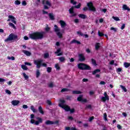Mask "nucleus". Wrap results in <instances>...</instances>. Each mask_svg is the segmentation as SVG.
Returning a JSON list of instances; mask_svg holds the SVG:
<instances>
[{
    "label": "nucleus",
    "mask_w": 130,
    "mask_h": 130,
    "mask_svg": "<svg viewBox=\"0 0 130 130\" xmlns=\"http://www.w3.org/2000/svg\"><path fill=\"white\" fill-rule=\"evenodd\" d=\"M44 37V34L42 33H32L29 34V37L30 39L32 40H38L39 39H42Z\"/></svg>",
    "instance_id": "1"
},
{
    "label": "nucleus",
    "mask_w": 130,
    "mask_h": 130,
    "mask_svg": "<svg viewBox=\"0 0 130 130\" xmlns=\"http://www.w3.org/2000/svg\"><path fill=\"white\" fill-rule=\"evenodd\" d=\"M18 40H19L18 36L14 34H11L5 40V42H10V41H13L14 42V41L17 42Z\"/></svg>",
    "instance_id": "2"
},
{
    "label": "nucleus",
    "mask_w": 130,
    "mask_h": 130,
    "mask_svg": "<svg viewBox=\"0 0 130 130\" xmlns=\"http://www.w3.org/2000/svg\"><path fill=\"white\" fill-rule=\"evenodd\" d=\"M34 62L36 66L37 69H40L41 67H43L44 68H47V64L43 62V60L42 59L35 60Z\"/></svg>",
    "instance_id": "3"
},
{
    "label": "nucleus",
    "mask_w": 130,
    "mask_h": 130,
    "mask_svg": "<svg viewBox=\"0 0 130 130\" xmlns=\"http://www.w3.org/2000/svg\"><path fill=\"white\" fill-rule=\"evenodd\" d=\"M78 67V69L81 70V71H91V70H92V68L90 66L84 63H79Z\"/></svg>",
    "instance_id": "4"
},
{
    "label": "nucleus",
    "mask_w": 130,
    "mask_h": 130,
    "mask_svg": "<svg viewBox=\"0 0 130 130\" xmlns=\"http://www.w3.org/2000/svg\"><path fill=\"white\" fill-rule=\"evenodd\" d=\"M81 3H79V4L77 6L75 5V6H72L70 9H69V13L71 14L72 15L71 17H76L77 16V13H75L74 12V10L75 8V9H80L81 8Z\"/></svg>",
    "instance_id": "5"
},
{
    "label": "nucleus",
    "mask_w": 130,
    "mask_h": 130,
    "mask_svg": "<svg viewBox=\"0 0 130 130\" xmlns=\"http://www.w3.org/2000/svg\"><path fill=\"white\" fill-rule=\"evenodd\" d=\"M36 119L38 120L35 121V120L31 119L30 120V123H32V124L35 123L36 125H39V123H42L43 122L42 118L40 117H36Z\"/></svg>",
    "instance_id": "6"
},
{
    "label": "nucleus",
    "mask_w": 130,
    "mask_h": 130,
    "mask_svg": "<svg viewBox=\"0 0 130 130\" xmlns=\"http://www.w3.org/2000/svg\"><path fill=\"white\" fill-rule=\"evenodd\" d=\"M87 6L88 7L89 10L90 11V12H93L94 13L96 12V8L94 7V4H93L92 2H88L87 4Z\"/></svg>",
    "instance_id": "7"
},
{
    "label": "nucleus",
    "mask_w": 130,
    "mask_h": 130,
    "mask_svg": "<svg viewBox=\"0 0 130 130\" xmlns=\"http://www.w3.org/2000/svg\"><path fill=\"white\" fill-rule=\"evenodd\" d=\"M42 5H43L45 10H48L49 9V7H51V3L48 1L45 2V0H43Z\"/></svg>",
    "instance_id": "8"
},
{
    "label": "nucleus",
    "mask_w": 130,
    "mask_h": 130,
    "mask_svg": "<svg viewBox=\"0 0 130 130\" xmlns=\"http://www.w3.org/2000/svg\"><path fill=\"white\" fill-rule=\"evenodd\" d=\"M58 122H59L57 120L54 122L53 121H50L49 120H48L46 121L45 124H46L47 125H49L50 124H58Z\"/></svg>",
    "instance_id": "9"
},
{
    "label": "nucleus",
    "mask_w": 130,
    "mask_h": 130,
    "mask_svg": "<svg viewBox=\"0 0 130 130\" xmlns=\"http://www.w3.org/2000/svg\"><path fill=\"white\" fill-rule=\"evenodd\" d=\"M86 60V58L84 54H79V61H85Z\"/></svg>",
    "instance_id": "10"
},
{
    "label": "nucleus",
    "mask_w": 130,
    "mask_h": 130,
    "mask_svg": "<svg viewBox=\"0 0 130 130\" xmlns=\"http://www.w3.org/2000/svg\"><path fill=\"white\" fill-rule=\"evenodd\" d=\"M9 19H11L12 23L14 24H17V21H16V18L13 15H9L8 16Z\"/></svg>",
    "instance_id": "11"
},
{
    "label": "nucleus",
    "mask_w": 130,
    "mask_h": 130,
    "mask_svg": "<svg viewBox=\"0 0 130 130\" xmlns=\"http://www.w3.org/2000/svg\"><path fill=\"white\" fill-rule=\"evenodd\" d=\"M11 103L13 106H17V105H19L20 104V101L18 100H13L12 101Z\"/></svg>",
    "instance_id": "12"
},
{
    "label": "nucleus",
    "mask_w": 130,
    "mask_h": 130,
    "mask_svg": "<svg viewBox=\"0 0 130 130\" xmlns=\"http://www.w3.org/2000/svg\"><path fill=\"white\" fill-rule=\"evenodd\" d=\"M60 103L59 104V107H61V108L66 105H64V103H66V101L63 100H60Z\"/></svg>",
    "instance_id": "13"
},
{
    "label": "nucleus",
    "mask_w": 130,
    "mask_h": 130,
    "mask_svg": "<svg viewBox=\"0 0 130 130\" xmlns=\"http://www.w3.org/2000/svg\"><path fill=\"white\" fill-rule=\"evenodd\" d=\"M54 30L56 33H60V29H59V28H58V26H57V25H54Z\"/></svg>",
    "instance_id": "14"
},
{
    "label": "nucleus",
    "mask_w": 130,
    "mask_h": 130,
    "mask_svg": "<svg viewBox=\"0 0 130 130\" xmlns=\"http://www.w3.org/2000/svg\"><path fill=\"white\" fill-rule=\"evenodd\" d=\"M62 109H64L65 111L69 112L71 110V107L68 105H64L62 108Z\"/></svg>",
    "instance_id": "15"
},
{
    "label": "nucleus",
    "mask_w": 130,
    "mask_h": 130,
    "mask_svg": "<svg viewBox=\"0 0 130 130\" xmlns=\"http://www.w3.org/2000/svg\"><path fill=\"white\" fill-rule=\"evenodd\" d=\"M59 23L61 28H64V27L67 26V23H66V22L63 21V20H60Z\"/></svg>",
    "instance_id": "16"
},
{
    "label": "nucleus",
    "mask_w": 130,
    "mask_h": 130,
    "mask_svg": "<svg viewBox=\"0 0 130 130\" xmlns=\"http://www.w3.org/2000/svg\"><path fill=\"white\" fill-rule=\"evenodd\" d=\"M122 9L124 11H128V12H129L130 11V8L129 7H127V5L124 4L122 6Z\"/></svg>",
    "instance_id": "17"
},
{
    "label": "nucleus",
    "mask_w": 130,
    "mask_h": 130,
    "mask_svg": "<svg viewBox=\"0 0 130 130\" xmlns=\"http://www.w3.org/2000/svg\"><path fill=\"white\" fill-rule=\"evenodd\" d=\"M101 72V70H100V69H95L93 71H92V75L94 76L96 75V74H98V73H100Z\"/></svg>",
    "instance_id": "18"
},
{
    "label": "nucleus",
    "mask_w": 130,
    "mask_h": 130,
    "mask_svg": "<svg viewBox=\"0 0 130 130\" xmlns=\"http://www.w3.org/2000/svg\"><path fill=\"white\" fill-rule=\"evenodd\" d=\"M60 51H61V50L60 49V48H59L57 50V51L55 52V53L56 54H57V56H60V55H62V53H59L60 52Z\"/></svg>",
    "instance_id": "19"
},
{
    "label": "nucleus",
    "mask_w": 130,
    "mask_h": 130,
    "mask_svg": "<svg viewBox=\"0 0 130 130\" xmlns=\"http://www.w3.org/2000/svg\"><path fill=\"white\" fill-rule=\"evenodd\" d=\"M22 52H23L25 55H27V56H30V55H31V52H29V51L23 50Z\"/></svg>",
    "instance_id": "20"
},
{
    "label": "nucleus",
    "mask_w": 130,
    "mask_h": 130,
    "mask_svg": "<svg viewBox=\"0 0 130 130\" xmlns=\"http://www.w3.org/2000/svg\"><path fill=\"white\" fill-rule=\"evenodd\" d=\"M71 44H73V43H75V44H78V45H80L81 44V42L80 41H79L77 40H72L71 42Z\"/></svg>",
    "instance_id": "21"
},
{
    "label": "nucleus",
    "mask_w": 130,
    "mask_h": 130,
    "mask_svg": "<svg viewBox=\"0 0 130 130\" xmlns=\"http://www.w3.org/2000/svg\"><path fill=\"white\" fill-rule=\"evenodd\" d=\"M101 100L103 102H106V101H108V100H109V97L103 96L101 98Z\"/></svg>",
    "instance_id": "22"
},
{
    "label": "nucleus",
    "mask_w": 130,
    "mask_h": 130,
    "mask_svg": "<svg viewBox=\"0 0 130 130\" xmlns=\"http://www.w3.org/2000/svg\"><path fill=\"white\" fill-rule=\"evenodd\" d=\"M78 16L79 17V18H80L81 19H86V18H87V16L85 14H80L78 15Z\"/></svg>",
    "instance_id": "23"
},
{
    "label": "nucleus",
    "mask_w": 130,
    "mask_h": 130,
    "mask_svg": "<svg viewBox=\"0 0 130 130\" xmlns=\"http://www.w3.org/2000/svg\"><path fill=\"white\" fill-rule=\"evenodd\" d=\"M72 94L76 95L77 94H82V92L80 90H73L72 91Z\"/></svg>",
    "instance_id": "24"
},
{
    "label": "nucleus",
    "mask_w": 130,
    "mask_h": 130,
    "mask_svg": "<svg viewBox=\"0 0 130 130\" xmlns=\"http://www.w3.org/2000/svg\"><path fill=\"white\" fill-rule=\"evenodd\" d=\"M38 110L40 113H41V114H43V115L44 114V111H43V109H42V107L39 106Z\"/></svg>",
    "instance_id": "25"
},
{
    "label": "nucleus",
    "mask_w": 130,
    "mask_h": 130,
    "mask_svg": "<svg viewBox=\"0 0 130 130\" xmlns=\"http://www.w3.org/2000/svg\"><path fill=\"white\" fill-rule=\"evenodd\" d=\"M91 62H92V64H93V66H94L95 67H97L98 64H97V62H96V60L94 59L93 58H91Z\"/></svg>",
    "instance_id": "26"
},
{
    "label": "nucleus",
    "mask_w": 130,
    "mask_h": 130,
    "mask_svg": "<svg viewBox=\"0 0 130 130\" xmlns=\"http://www.w3.org/2000/svg\"><path fill=\"white\" fill-rule=\"evenodd\" d=\"M59 60L60 62H64L66 61V58L63 56L60 57L59 58Z\"/></svg>",
    "instance_id": "27"
},
{
    "label": "nucleus",
    "mask_w": 130,
    "mask_h": 130,
    "mask_svg": "<svg viewBox=\"0 0 130 130\" xmlns=\"http://www.w3.org/2000/svg\"><path fill=\"white\" fill-rule=\"evenodd\" d=\"M83 99V95L80 94L79 96L77 98V101H78L79 102H82V100Z\"/></svg>",
    "instance_id": "28"
},
{
    "label": "nucleus",
    "mask_w": 130,
    "mask_h": 130,
    "mask_svg": "<svg viewBox=\"0 0 130 130\" xmlns=\"http://www.w3.org/2000/svg\"><path fill=\"white\" fill-rule=\"evenodd\" d=\"M100 48V43H96L95 44V50H99Z\"/></svg>",
    "instance_id": "29"
},
{
    "label": "nucleus",
    "mask_w": 130,
    "mask_h": 130,
    "mask_svg": "<svg viewBox=\"0 0 130 130\" xmlns=\"http://www.w3.org/2000/svg\"><path fill=\"white\" fill-rule=\"evenodd\" d=\"M49 18L52 20H53L55 19L54 16H53V14L52 13H49Z\"/></svg>",
    "instance_id": "30"
},
{
    "label": "nucleus",
    "mask_w": 130,
    "mask_h": 130,
    "mask_svg": "<svg viewBox=\"0 0 130 130\" xmlns=\"http://www.w3.org/2000/svg\"><path fill=\"white\" fill-rule=\"evenodd\" d=\"M21 68L24 71H28V67H27V66H26V65L22 64Z\"/></svg>",
    "instance_id": "31"
},
{
    "label": "nucleus",
    "mask_w": 130,
    "mask_h": 130,
    "mask_svg": "<svg viewBox=\"0 0 130 130\" xmlns=\"http://www.w3.org/2000/svg\"><path fill=\"white\" fill-rule=\"evenodd\" d=\"M120 88H121L122 90H123V91H124V92H127V89H126V88L125 87V86H123V85H120Z\"/></svg>",
    "instance_id": "32"
},
{
    "label": "nucleus",
    "mask_w": 130,
    "mask_h": 130,
    "mask_svg": "<svg viewBox=\"0 0 130 130\" xmlns=\"http://www.w3.org/2000/svg\"><path fill=\"white\" fill-rule=\"evenodd\" d=\"M45 31L46 32H49V31H50V28L49 27L48 24H46V26L45 28Z\"/></svg>",
    "instance_id": "33"
},
{
    "label": "nucleus",
    "mask_w": 130,
    "mask_h": 130,
    "mask_svg": "<svg viewBox=\"0 0 130 130\" xmlns=\"http://www.w3.org/2000/svg\"><path fill=\"white\" fill-rule=\"evenodd\" d=\"M40 76V71L39 69H37L36 71V77L39 78Z\"/></svg>",
    "instance_id": "34"
},
{
    "label": "nucleus",
    "mask_w": 130,
    "mask_h": 130,
    "mask_svg": "<svg viewBox=\"0 0 130 130\" xmlns=\"http://www.w3.org/2000/svg\"><path fill=\"white\" fill-rule=\"evenodd\" d=\"M22 74L25 80H28V79H29V77L28 76V75H26V73H23Z\"/></svg>",
    "instance_id": "35"
},
{
    "label": "nucleus",
    "mask_w": 130,
    "mask_h": 130,
    "mask_svg": "<svg viewBox=\"0 0 130 130\" xmlns=\"http://www.w3.org/2000/svg\"><path fill=\"white\" fill-rule=\"evenodd\" d=\"M124 66L125 68H129V67H130V63L124 62Z\"/></svg>",
    "instance_id": "36"
},
{
    "label": "nucleus",
    "mask_w": 130,
    "mask_h": 130,
    "mask_svg": "<svg viewBox=\"0 0 130 130\" xmlns=\"http://www.w3.org/2000/svg\"><path fill=\"white\" fill-rule=\"evenodd\" d=\"M30 109L32 111V112L34 113L36 112V109L34 108V106H31Z\"/></svg>",
    "instance_id": "37"
},
{
    "label": "nucleus",
    "mask_w": 130,
    "mask_h": 130,
    "mask_svg": "<svg viewBox=\"0 0 130 130\" xmlns=\"http://www.w3.org/2000/svg\"><path fill=\"white\" fill-rule=\"evenodd\" d=\"M49 57V53H46L44 54V58H48Z\"/></svg>",
    "instance_id": "38"
},
{
    "label": "nucleus",
    "mask_w": 130,
    "mask_h": 130,
    "mask_svg": "<svg viewBox=\"0 0 130 130\" xmlns=\"http://www.w3.org/2000/svg\"><path fill=\"white\" fill-rule=\"evenodd\" d=\"M104 119L105 121H107V114L106 113H104Z\"/></svg>",
    "instance_id": "39"
},
{
    "label": "nucleus",
    "mask_w": 130,
    "mask_h": 130,
    "mask_svg": "<svg viewBox=\"0 0 130 130\" xmlns=\"http://www.w3.org/2000/svg\"><path fill=\"white\" fill-rule=\"evenodd\" d=\"M68 91H70V89L69 88H62L61 90V92H68Z\"/></svg>",
    "instance_id": "40"
},
{
    "label": "nucleus",
    "mask_w": 130,
    "mask_h": 130,
    "mask_svg": "<svg viewBox=\"0 0 130 130\" xmlns=\"http://www.w3.org/2000/svg\"><path fill=\"white\" fill-rule=\"evenodd\" d=\"M52 71V68L51 67H48L47 68V72L48 73H51Z\"/></svg>",
    "instance_id": "41"
},
{
    "label": "nucleus",
    "mask_w": 130,
    "mask_h": 130,
    "mask_svg": "<svg viewBox=\"0 0 130 130\" xmlns=\"http://www.w3.org/2000/svg\"><path fill=\"white\" fill-rule=\"evenodd\" d=\"M15 4L19 6V5H21V1L19 0H16L15 1Z\"/></svg>",
    "instance_id": "42"
},
{
    "label": "nucleus",
    "mask_w": 130,
    "mask_h": 130,
    "mask_svg": "<svg viewBox=\"0 0 130 130\" xmlns=\"http://www.w3.org/2000/svg\"><path fill=\"white\" fill-rule=\"evenodd\" d=\"M55 68L57 71H59V70H60V67H59V65H58V64H55Z\"/></svg>",
    "instance_id": "43"
},
{
    "label": "nucleus",
    "mask_w": 130,
    "mask_h": 130,
    "mask_svg": "<svg viewBox=\"0 0 130 130\" xmlns=\"http://www.w3.org/2000/svg\"><path fill=\"white\" fill-rule=\"evenodd\" d=\"M9 26H11V27H12V28H13L14 29H16V26H15V24L12 22L9 23Z\"/></svg>",
    "instance_id": "44"
},
{
    "label": "nucleus",
    "mask_w": 130,
    "mask_h": 130,
    "mask_svg": "<svg viewBox=\"0 0 130 130\" xmlns=\"http://www.w3.org/2000/svg\"><path fill=\"white\" fill-rule=\"evenodd\" d=\"M7 58H8V59H10V60H15V57L14 56H11V57L8 56Z\"/></svg>",
    "instance_id": "45"
},
{
    "label": "nucleus",
    "mask_w": 130,
    "mask_h": 130,
    "mask_svg": "<svg viewBox=\"0 0 130 130\" xmlns=\"http://www.w3.org/2000/svg\"><path fill=\"white\" fill-rule=\"evenodd\" d=\"M112 18L115 20V21H120V19L118 17L113 16Z\"/></svg>",
    "instance_id": "46"
},
{
    "label": "nucleus",
    "mask_w": 130,
    "mask_h": 130,
    "mask_svg": "<svg viewBox=\"0 0 130 130\" xmlns=\"http://www.w3.org/2000/svg\"><path fill=\"white\" fill-rule=\"evenodd\" d=\"M70 3L72 4V5H77V2H75V0H71Z\"/></svg>",
    "instance_id": "47"
},
{
    "label": "nucleus",
    "mask_w": 130,
    "mask_h": 130,
    "mask_svg": "<svg viewBox=\"0 0 130 130\" xmlns=\"http://www.w3.org/2000/svg\"><path fill=\"white\" fill-rule=\"evenodd\" d=\"M21 4L22 6H24V7H25V6H27V2H26L25 1H22Z\"/></svg>",
    "instance_id": "48"
},
{
    "label": "nucleus",
    "mask_w": 130,
    "mask_h": 130,
    "mask_svg": "<svg viewBox=\"0 0 130 130\" xmlns=\"http://www.w3.org/2000/svg\"><path fill=\"white\" fill-rule=\"evenodd\" d=\"M81 102L82 103H87V102H88V101L86 99H82Z\"/></svg>",
    "instance_id": "49"
},
{
    "label": "nucleus",
    "mask_w": 130,
    "mask_h": 130,
    "mask_svg": "<svg viewBox=\"0 0 130 130\" xmlns=\"http://www.w3.org/2000/svg\"><path fill=\"white\" fill-rule=\"evenodd\" d=\"M6 93H7V94H8V95H11V94H12V92H11V91H10V90L9 89H7L5 91Z\"/></svg>",
    "instance_id": "50"
},
{
    "label": "nucleus",
    "mask_w": 130,
    "mask_h": 130,
    "mask_svg": "<svg viewBox=\"0 0 130 130\" xmlns=\"http://www.w3.org/2000/svg\"><path fill=\"white\" fill-rule=\"evenodd\" d=\"M57 36H58L59 38H62V34L61 33H57Z\"/></svg>",
    "instance_id": "51"
},
{
    "label": "nucleus",
    "mask_w": 130,
    "mask_h": 130,
    "mask_svg": "<svg viewBox=\"0 0 130 130\" xmlns=\"http://www.w3.org/2000/svg\"><path fill=\"white\" fill-rule=\"evenodd\" d=\"M47 103L48 104V105H52V103H51V101L47 100Z\"/></svg>",
    "instance_id": "52"
},
{
    "label": "nucleus",
    "mask_w": 130,
    "mask_h": 130,
    "mask_svg": "<svg viewBox=\"0 0 130 130\" xmlns=\"http://www.w3.org/2000/svg\"><path fill=\"white\" fill-rule=\"evenodd\" d=\"M24 64H25V66H29L30 67H31V66H32V64H31V63L28 62H25L24 63Z\"/></svg>",
    "instance_id": "53"
},
{
    "label": "nucleus",
    "mask_w": 130,
    "mask_h": 130,
    "mask_svg": "<svg viewBox=\"0 0 130 130\" xmlns=\"http://www.w3.org/2000/svg\"><path fill=\"white\" fill-rule=\"evenodd\" d=\"M122 71V69L119 68L117 69V73H120Z\"/></svg>",
    "instance_id": "54"
},
{
    "label": "nucleus",
    "mask_w": 130,
    "mask_h": 130,
    "mask_svg": "<svg viewBox=\"0 0 130 130\" xmlns=\"http://www.w3.org/2000/svg\"><path fill=\"white\" fill-rule=\"evenodd\" d=\"M48 86L49 87V88H53V83L52 82L50 83V84L48 85Z\"/></svg>",
    "instance_id": "55"
},
{
    "label": "nucleus",
    "mask_w": 130,
    "mask_h": 130,
    "mask_svg": "<svg viewBox=\"0 0 130 130\" xmlns=\"http://www.w3.org/2000/svg\"><path fill=\"white\" fill-rule=\"evenodd\" d=\"M86 108H88V109H92V106L91 105H88L86 106Z\"/></svg>",
    "instance_id": "56"
},
{
    "label": "nucleus",
    "mask_w": 130,
    "mask_h": 130,
    "mask_svg": "<svg viewBox=\"0 0 130 130\" xmlns=\"http://www.w3.org/2000/svg\"><path fill=\"white\" fill-rule=\"evenodd\" d=\"M117 127L118 129H122V127L120 124H117Z\"/></svg>",
    "instance_id": "57"
},
{
    "label": "nucleus",
    "mask_w": 130,
    "mask_h": 130,
    "mask_svg": "<svg viewBox=\"0 0 130 130\" xmlns=\"http://www.w3.org/2000/svg\"><path fill=\"white\" fill-rule=\"evenodd\" d=\"M110 30H113L114 32H116V31H117V29L114 27H111Z\"/></svg>",
    "instance_id": "58"
},
{
    "label": "nucleus",
    "mask_w": 130,
    "mask_h": 130,
    "mask_svg": "<svg viewBox=\"0 0 130 130\" xmlns=\"http://www.w3.org/2000/svg\"><path fill=\"white\" fill-rule=\"evenodd\" d=\"M22 108L24 109H27V108H28V106L27 105H23L22 106Z\"/></svg>",
    "instance_id": "59"
},
{
    "label": "nucleus",
    "mask_w": 130,
    "mask_h": 130,
    "mask_svg": "<svg viewBox=\"0 0 130 130\" xmlns=\"http://www.w3.org/2000/svg\"><path fill=\"white\" fill-rule=\"evenodd\" d=\"M69 111H70L71 113H74V112H75V109L73 108L71 109L70 108V110Z\"/></svg>",
    "instance_id": "60"
},
{
    "label": "nucleus",
    "mask_w": 130,
    "mask_h": 130,
    "mask_svg": "<svg viewBox=\"0 0 130 130\" xmlns=\"http://www.w3.org/2000/svg\"><path fill=\"white\" fill-rule=\"evenodd\" d=\"M94 119V116H91L89 118V121H92Z\"/></svg>",
    "instance_id": "61"
},
{
    "label": "nucleus",
    "mask_w": 130,
    "mask_h": 130,
    "mask_svg": "<svg viewBox=\"0 0 130 130\" xmlns=\"http://www.w3.org/2000/svg\"><path fill=\"white\" fill-rule=\"evenodd\" d=\"M99 36H100V37H103V36H104V33H99Z\"/></svg>",
    "instance_id": "62"
},
{
    "label": "nucleus",
    "mask_w": 130,
    "mask_h": 130,
    "mask_svg": "<svg viewBox=\"0 0 130 130\" xmlns=\"http://www.w3.org/2000/svg\"><path fill=\"white\" fill-rule=\"evenodd\" d=\"M71 127H70V126H66V127H65V130H71Z\"/></svg>",
    "instance_id": "63"
},
{
    "label": "nucleus",
    "mask_w": 130,
    "mask_h": 130,
    "mask_svg": "<svg viewBox=\"0 0 130 130\" xmlns=\"http://www.w3.org/2000/svg\"><path fill=\"white\" fill-rule=\"evenodd\" d=\"M74 22L75 23H76V24H77V23H79V19H75L74 20Z\"/></svg>",
    "instance_id": "64"
}]
</instances>
